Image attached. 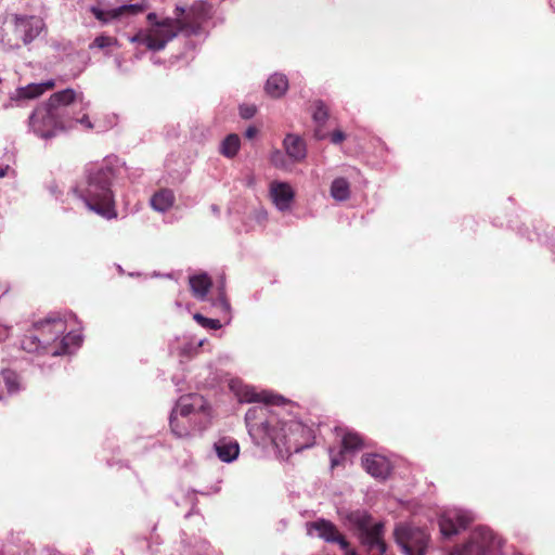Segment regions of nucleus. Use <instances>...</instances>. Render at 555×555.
<instances>
[{"instance_id":"37","label":"nucleus","mask_w":555,"mask_h":555,"mask_svg":"<svg viewBox=\"0 0 555 555\" xmlns=\"http://www.w3.org/2000/svg\"><path fill=\"white\" fill-rule=\"evenodd\" d=\"M39 86H41L43 94L47 90H52L55 87V82L53 80H48L46 82L39 83Z\"/></svg>"},{"instance_id":"28","label":"nucleus","mask_w":555,"mask_h":555,"mask_svg":"<svg viewBox=\"0 0 555 555\" xmlns=\"http://www.w3.org/2000/svg\"><path fill=\"white\" fill-rule=\"evenodd\" d=\"M170 428L172 434L178 438H184L190 436L189 421L173 413H171L170 415Z\"/></svg>"},{"instance_id":"26","label":"nucleus","mask_w":555,"mask_h":555,"mask_svg":"<svg viewBox=\"0 0 555 555\" xmlns=\"http://www.w3.org/2000/svg\"><path fill=\"white\" fill-rule=\"evenodd\" d=\"M331 195L336 201H346L350 196V185L345 178H336L331 185Z\"/></svg>"},{"instance_id":"14","label":"nucleus","mask_w":555,"mask_h":555,"mask_svg":"<svg viewBox=\"0 0 555 555\" xmlns=\"http://www.w3.org/2000/svg\"><path fill=\"white\" fill-rule=\"evenodd\" d=\"M42 28L43 22L38 17L29 16L16 18L15 33L21 37L24 44L33 41L41 33Z\"/></svg>"},{"instance_id":"5","label":"nucleus","mask_w":555,"mask_h":555,"mask_svg":"<svg viewBox=\"0 0 555 555\" xmlns=\"http://www.w3.org/2000/svg\"><path fill=\"white\" fill-rule=\"evenodd\" d=\"M395 537L406 555H424L429 541V535L424 529L411 526L397 527Z\"/></svg>"},{"instance_id":"6","label":"nucleus","mask_w":555,"mask_h":555,"mask_svg":"<svg viewBox=\"0 0 555 555\" xmlns=\"http://www.w3.org/2000/svg\"><path fill=\"white\" fill-rule=\"evenodd\" d=\"M29 125L34 131L42 138H51L60 126L57 111L44 104L38 107L29 117Z\"/></svg>"},{"instance_id":"39","label":"nucleus","mask_w":555,"mask_h":555,"mask_svg":"<svg viewBox=\"0 0 555 555\" xmlns=\"http://www.w3.org/2000/svg\"><path fill=\"white\" fill-rule=\"evenodd\" d=\"M258 132V129L256 127H248L246 129L245 135L248 139H253Z\"/></svg>"},{"instance_id":"34","label":"nucleus","mask_w":555,"mask_h":555,"mask_svg":"<svg viewBox=\"0 0 555 555\" xmlns=\"http://www.w3.org/2000/svg\"><path fill=\"white\" fill-rule=\"evenodd\" d=\"M328 117V113L323 103L319 102L313 113V119L317 122H324Z\"/></svg>"},{"instance_id":"17","label":"nucleus","mask_w":555,"mask_h":555,"mask_svg":"<svg viewBox=\"0 0 555 555\" xmlns=\"http://www.w3.org/2000/svg\"><path fill=\"white\" fill-rule=\"evenodd\" d=\"M270 194L280 210L288 209L294 198V192L291 185L285 182H272L270 186Z\"/></svg>"},{"instance_id":"1","label":"nucleus","mask_w":555,"mask_h":555,"mask_svg":"<svg viewBox=\"0 0 555 555\" xmlns=\"http://www.w3.org/2000/svg\"><path fill=\"white\" fill-rule=\"evenodd\" d=\"M248 402H263V405H256L246 412L245 422L249 435L253 439L262 446L272 444L279 450L283 448L286 451L299 449L295 434L302 430L298 422H282L280 417L270 409V404H279L281 397L268 392H246Z\"/></svg>"},{"instance_id":"30","label":"nucleus","mask_w":555,"mask_h":555,"mask_svg":"<svg viewBox=\"0 0 555 555\" xmlns=\"http://www.w3.org/2000/svg\"><path fill=\"white\" fill-rule=\"evenodd\" d=\"M42 94V88L39 83H29L26 87L16 89V99L18 100H33Z\"/></svg>"},{"instance_id":"38","label":"nucleus","mask_w":555,"mask_h":555,"mask_svg":"<svg viewBox=\"0 0 555 555\" xmlns=\"http://www.w3.org/2000/svg\"><path fill=\"white\" fill-rule=\"evenodd\" d=\"M79 122L83 125L87 129H93V124L90 121L89 117L87 115H83Z\"/></svg>"},{"instance_id":"32","label":"nucleus","mask_w":555,"mask_h":555,"mask_svg":"<svg viewBox=\"0 0 555 555\" xmlns=\"http://www.w3.org/2000/svg\"><path fill=\"white\" fill-rule=\"evenodd\" d=\"M194 320H196L198 324L206 328L218 330L221 327V323L219 320L206 318L201 313H195Z\"/></svg>"},{"instance_id":"33","label":"nucleus","mask_w":555,"mask_h":555,"mask_svg":"<svg viewBox=\"0 0 555 555\" xmlns=\"http://www.w3.org/2000/svg\"><path fill=\"white\" fill-rule=\"evenodd\" d=\"M117 42L116 38L109 36H98L91 47H96L99 49H104L106 47H111Z\"/></svg>"},{"instance_id":"15","label":"nucleus","mask_w":555,"mask_h":555,"mask_svg":"<svg viewBox=\"0 0 555 555\" xmlns=\"http://www.w3.org/2000/svg\"><path fill=\"white\" fill-rule=\"evenodd\" d=\"M204 408L205 399L197 393H191L180 397L171 413L188 418L189 415L202 411Z\"/></svg>"},{"instance_id":"24","label":"nucleus","mask_w":555,"mask_h":555,"mask_svg":"<svg viewBox=\"0 0 555 555\" xmlns=\"http://www.w3.org/2000/svg\"><path fill=\"white\" fill-rule=\"evenodd\" d=\"M81 337L75 333H68L65 336H61L55 349H51L52 356H62L70 352V346L78 347L81 343Z\"/></svg>"},{"instance_id":"13","label":"nucleus","mask_w":555,"mask_h":555,"mask_svg":"<svg viewBox=\"0 0 555 555\" xmlns=\"http://www.w3.org/2000/svg\"><path fill=\"white\" fill-rule=\"evenodd\" d=\"M361 462L365 472L374 478L386 479L391 472L388 459L377 453L363 454Z\"/></svg>"},{"instance_id":"10","label":"nucleus","mask_w":555,"mask_h":555,"mask_svg":"<svg viewBox=\"0 0 555 555\" xmlns=\"http://www.w3.org/2000/svg\"><path fill=\"white\" fill-rule=\"evenodd\" d=\"M132 42L141 43L147 49L153 51H159L165 48L169 39L163 24L155 23L154 27H151L147 31H140L131 38Z\"/></svg>"},{"instance_id":"25","label":"nucleus","mask_w":555,"mask_h":555,"mask_svg":"<svg viewBox=\"0 0 555 555\" xmlns=\"http://www.w3.org/2000/svg\"><path fill=\"white\" fill-rule=\"evenodd\" d=\"M76 100V92L73 89H65L53 93L46 103L49 107L57 111L61 106H67Z\"/></svg>"},{"instance_id":"41","label":"nucleus","mask_w":555,"mask_h":555,"mask_svg":"<svg viewBox=\"0 0 555 555\" xmlns=\"http://www.w3.org/2000/svg\"><path fill=\"white\" fill-rule=\"evenodd\" d=\"M10 170L9 166H5L3 168H0V178H4L8 175V171Z\"/></svg>"},{"instance_id":"19","label":"nucleus","mask_w":555,"mask_h":555,"mask_svg":"<svg viewBox=\"0 0 555 555\" xmlns=\"http://www.w3.org/2000/svg\"><path fill=\"white\" fill-rule=\"evenodd\" d=\"M189 283L193 296L198 299H204L212 286V281L207 273L190 276Z\"/></svg>"},{"instance_id":"31","label":"nucleus","mask_w":555,"mask_h":555,"mask_svg":"<svg viewBox=\"0 0 555 555\" xmlns=\"http://www.w3.org/2000/svg\"><path fill=\"white\" fill-rule=\"evenodd\" d=\"M349 521L354 525L360 530V532H363L372 527L371 516L367 513L361 511L352 512L349 515Z\"/></svg>"},{"instance_id":"22","label":"nucleus","mask_w":555,"mask_h":555,"mask_svg":"<svg viewBox=\"0 0 555 555\" xmlns=\"http://www.w3.org/2000/svg\"><path fill=\"white\" fill-rule=\"evenodd\" d=\"M288 89V80L282 74H273L266 83V91L272 98H281Z\"/></svg>"},{"instance_id":"29","label":"nucleus","mask_w":555,"mask_h":555,"mask_svg":"<svg viewBox=\"0 0 555 555\" xmlns=\"http://www.w3.org/2000/svg\"><path fill=\"white\" fill-rule=\"evenodd\" d=\"M0 374L3 378L7 393H15L21 389V379L16 372L12 370H3Z\"/></svg>"},{"instance_id":"20","label":"nucleus","mask_w":555,"mask_h":555,"mask_svg":"<svg viewBox=\"0 0 555 555\" xmlns=\"http://www.w3.org/2000/svg\"><path fill=\"white\" fill-rule=\"evenodd\" d=\"M284 147L287 155L296 162L302 160L306 157L305 142L297 135H286L284 139Z\"/></svg>"},{"instance_id":"36","label":"nucleus","mask_w":555,"mask_h":555,"mask_svg":"<svg viewBox=\"0 0 555 555\" xmlns=\"http://www.w3.org/2000/svg\"><path fill=\"white\" fill-rule=\"evenodd\" d=\"M345 139L346 135L341 130H335L331 133V141L334 144L341 143Z\"/></svg>"},{"instance_id":"12","label":"nucleus","mask_w":555,"mask_h":555,"mask_svg":"<svg viewBox=\"0 0 555 555\" xmlns=\"http://www.w3.org/2000/svg\"><path fill=\"white\" fill-rule=\"evenodd\" d=\"M146 9L147 4L144 1H142L141 3L124 4L119 8L111 10H102L99 7H92L90 11L96 20L103 23H107L112 20L119 18L124 15H137L139 13L144 12Z\"/></svg>"},{"instance_id":"27","label":"nucleus","mask_w":555,"mask_h":555,"mask_svg":"<svg viewBox=\"0 0 555 555\" xmlns=\"http://www.w3.org/2000/svg\"><path fill=\"white\" fill-rule=\"evenodd\" d=\"M241 141L237 134L231 133L221 143L220 153L225 157H234L240 150Z\"/></svg>"},{"instance_id":"11","label":"nucleus","mask_w":555,"mask_h":555,"mask_svg":"<svg viewBox=\"0 0 555 555\" xmlns=\"http://www.w3.org/2000/svg\"><path fill=\"white\" fill-rule=\"evenodd\" d=\"M359 539L369 553L376 555L385 554L387 546L384 541L383 522H376L370 529L360 532Z\"/></svg>"},{"instance_id":"16","label":"nucleus","mask_w":555,"mask_h":555,"mask_svg":"<svg viewBox=\"0 0 555 555\" xmlns=\"http://www.w3.org/2000/svg\"><path fill=\"white\" fill-rule=\"evenodd\" d=\"M364 446L363 438L354 431H346L341 437V447L338 456L332 457V467L341 464L344 453L361 450Z\"/></svg>"},{"instance_id":"7","label":"nucleus","mask_w":555,"mask_h":555,"mask_svg":"<svg viewBox=\"0 0 555 555\" xmlns=\"http://www.w3.org/2000/svg\"><path fill=\"white\" fill-rule=\"evenodd\" d=\"M34 328L38 332L39 339L46 347V352L51 354L55 349L60 337L66 331V322L62 318H51L35 323Z\"/></svg>"},{"instance_id":"3","label":"nucleus","mask_w":555,"mask_h":555,"mask_svg":"<svg viewBox=\"0 0 555 555\" xmlns=\"http://www.w3.org/2000/svg\"><path fill=\"white\" fill-rule=\"evenodd\" d=\"M210 11V4L205 1H195L188 8L177 5L173 10L175 17L163 20L167 39L170 41L179 34L198 35L203 25L211 17Z\"/></svg>"},{"instance_id":"42","label":"nucleus","mask_w":555,"mask_h":555,"mask_svg":"<svg viewBox=\"0 0 555 555\" xmlns=\"http://www.w3.org/2000/svg\"><path fill=\"white\" fill-rule=\"evenodd\" d=\"M220 298H221L222 301H224V293L220 294Z\"/></svg>"},{"instance_id":"4","label":"nucleus","mask_w":555,"mask_h":555,"mask_svg":"<svg viewBox=\"0 0 555 555\" xmlns=\"http://www.w3.org/2000/svg\"><path fill=\"white\" fill-rule=\"evenodd\" d=\"M502 541L487 527H477L468 541L451 555H499Z\"/></svg>"},{"instance_id":"35","label":"nucleus","mask_w":555,"mask_h":555,"mask_svg":"<svg viewBox=\"0 0 555 555\" xmlns=\"http://www.w3.org/2000/svg\"><path fill=\"white\" fill-rule=\"evenodd\" d=\"M256 106L255 105H242L240 107V114L242 118L249 119L255 116L256 114Z\"/></svg>"},{"instance_id":"18","label":"nucleus","mask_w":555,"mask_h":555,"mask_svg":"<svg viewBox=\"0 0 555 555\" xmlns=\"http://www.w3.org/2000/svg\"><path fill=\"white\" fill-rule=\"evenodd\" d=\"M215 450L222 462L230 463L238 456L240 446L233 439L222 438L215 443Z\"/></svg>"},{"instance_id":"9","label":"nucleus","mask_w":555,"mask_h":555,"mask_svg":"<svg viewBox=\"0 0 555 555\" xmlns=\"http://www.w3.org/2000/svg\"><path fill=\"white\" fill-rule=\"evenodd\" d=\"M473 521L470 513L461 509L444 512L439 518V528L443 537L449 538L466 529Z\"/></svg>"},{"instance_id":"23","label":"nucleus","mask_w":555,"mask_h":555,"mask_svg":"<svg viewBox=\"0 0 555 555\" xmlns=\"http://www.w3.org/2000/svg\"><path fill=\"white\" fill-rule=\"evenodd\" d=\"M175 203V194L169 189H162L151 198L152 207L157 211H166L172 207Z\"/></svg>"},{"instance_id":"8","label":"nucleus","mask_w":555,"mask_h":555,"mask_svg":"<svg viewBox=\"0 0 555 555\" xmlns=\"http://www.w3.org/2000/svg\"><path fill=\"white\" fill-rule=\"evenodd\" d=\"M308 534H312V531L317 532V535L327 543L338 544L339 547L348 554L351 551L350 545L346 537L338 530L335 524L332 521L320 518L315 521L307 524Z\"/></svg>"},{"instance_id":"21","label":"nucleus","mask_w":555,"mask_h":555,"mask_svg":"<svg viewBox=\"0 0 555 555\" xmlns=\"http://www.w3.org/2000/svg\"><path fill=\"white\" fill-rule=\"evenodd\" d=\"M21 349L29 353L46 352V347L39 339L38 332L35 331L34 326L27 330L21 338Z\"/></svg>"},{"instance_id":"40","label":"nucleus","mask_w":555,"mask_h":555,"mask_svg":"<svg viewBox=\"0 0 555 555\" xmlns=\"http://www.w3.org/2000/svg\"><path fill=\"white\" fill-rule=\"evenodd\" d=\"M147 21L151 23L152 27H154L155 23H160L162 21H157V14L156 13H149L146 16Z\"/></svg>"},{"instance_id":"2","label":"nucleus","mask_w":555,"mask_h":555,"mask_svg":"<svg viewBox=\"0 0 555 555\" xmlns=\"http://www.w3.org/2000/svg\"><path fill=\"white\" fill-rule=\"evenodd\" d=\"M114 177L115 172L112 166L89 164L73 192L83 201L88 209L105 219H114L117 217L112 190Z\"/></svg>"}]
</instances>
